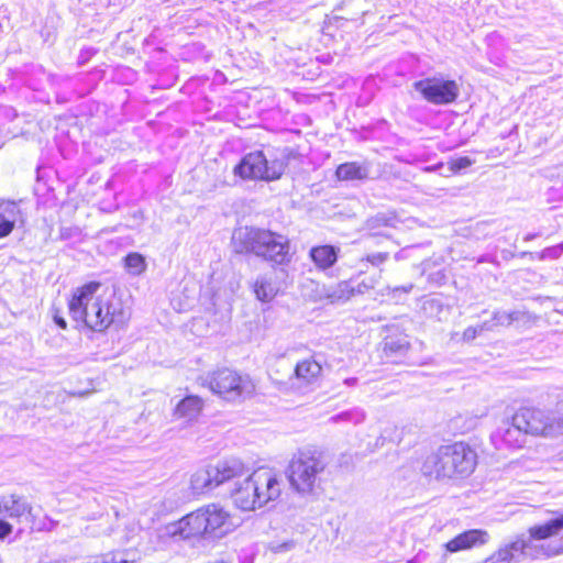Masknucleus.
Instances as JSON below:
<instances>
[{
    "instance_id": "f257e3e1",
    "label": "nucleus",
    "mask_w": 563,
    "mask_h": 563,
    "mask_svg": "<svg viewBox=\"0 0 563 563\" xmlns=\"http://www.w3.org/2000/svg\"><path fill=\"white\" fill-rule=\"evenodd\" d=\"M99 283H89L75 290L69 300V313L93 331H104L111 324H124L126 316L112 296L98 295Z\"/></svg>"
},
{
    "instance_id": "f03ea898",
    "label": "nucleus",
    "mask_w": 563,
    "mask_h": 563,
    "mask_svg": "<svg viewBox=\"0 0 563 563\" xmlns=\"http://www.w3.org/2000/svg\"><path fill=\"white\" fill-rule=\"evenodd\" d=\"M239 525L224 507L219 504H209L165 526L164 536L181 539L192 537L222 539L233 532Z\"/></svg>"
},
{
    "instance_id": "7ed1b4c3",
    "label": "nucleus",
    "mask_w": 563,
    "mask_h": 563,
    "mask_svg": "<svg viewBox=\"0 0 563 563\" xmlns=\"http://www.w3.org/2000/svg\"><path fill=\"white\" fill-rule=\"evenodd\" d=\"M232 241L238 253H252L278 265L290 262L288 238L271 230L240 228L234 231Z\"/></svg>"
},
{
    "instance_id": "20e7f679",
    "label": "nucleus",
    "mask_w": 563,
    "mask_h": 563,
    "mask_svg": "<svg viewBox=\"0 0 563 563\" xmlns=\"http://www.w3.org/2000/svg\"><path fill=\"white\" fill-rule=\"evenodd\" d=\"M476 466V454L465 443L442 445L428 455L421 466L424 476L444 479L468 476Z\"/></svg>"
},
{
    "instance_id": "39448f33",
    "label": "nucleus",
    "mask_w": 563,
    "mask_h": 563,
    "mask_svg": "<svg viewBox=\"0 0 563 563\" xmlns=\"http://www.w3.org/2000/svg\"><path fill=\"white\" fill-rule=\"evenodd\" d=\"M325 462L316 450L303 449L295 453L287 467V477L291 488L302 496L314 494L320 486V475Z\"/></svg>"
},
{
    "instance_id": "423d86ee",
    "label": "nucleus",
    "mask_w": 563,
    "mask_h": 563,
    "mask_svg": "<svg viewBox=\"0 0 563 563\" xmlns=\"http://www.w3.org/2000/svg\"><path fill=\"white\" fill-rule=\"evenodd\" d=\"M287 163L284 158L268 159L263 152L255 151L242 157L234 167V175L244 180H278L285 173Z\"/></svg>"
},
{
    "instance_id": "0eeeda50",
    "label": "nucleus",
    "mask_w": 563,
    "mask_h": 563,
    "mask_svg": "<svg viewBox=\"0 0 563 563\" xmlns=\"http://www.w3.org/2000/svg\"><path fill=\"white\" fill-rule=\"evenodd\" d=\"M210 390L228 401H239L250 397L255 384L247 375H241L230 368H220L207 376Z\"/></svg>"
},
{
    "instance_id": "6e6552de",
    "label": "nucleus",
    "mask_w": 563,
    "mask_h": 563,
    "mask_svg": "<svg viewBox=\"0 0 563 563\" xmlns=\"http://www.w3.org/2000/svg\"><path fill=\"white\" fill-rule=\"evenodd\" d=\"M515 422L533 437L556 438L563 434V415L526 407L515 413Z\"/></svg>"
},
{
    "instance_id": "1a4fd4ad",
    "label": "nucleus",
    "mask_w": 563,
    "mask_h": 563,
    "mask_svg": "<svg viewBox=\"0 0 563 563\" xmlns=\"http://www.w3.org/2000/svg\"><path fill=\"white\" fill-rule=\"evenodd\" d=\"M562 530L563 514L544 523L530 527L528 529V537H525V541L532 543L533 547L542 548L543 551L538 554V559L560 555L563 553V542L561 540H547L558 536Z\"/></svg>"
},
{
    "instance_id": "9d476101",
    "label": "nucleus",
    "mask_w": 563,
    "mask_h": 563,
    "mask_svg": "<svg viewBox=\"0 0 563 563\" xmlns=\"http://www.w3.org/2000/svg\"><path fill=\"white\" fill-rule=\"evenodd\" d=\"M415 89L419 91L426 100L435 104L451 103L459 95V87L455 81L437 78L417 81L415 82Z\"/></svg>"
},
{
    "instance_id": "9b49d317",
    "label": "nucleus",
    "mask_w": 563,
    "mask_h": 563,
    "mask_svg": "<svg viewBox=\"0 0 563 563\" xmlns=\"http://www.w3.org/2000/svg\"><path fill=\"white\" fill-rule=\"evenodd\" d=\"M252 476L260 508L279 498L283 483L279 475L274 470L261 467L252 472Z\"/></svg>"
},
{
    "instance_id": "f8f14e48",
    "label": "nucleus",
    "mask_w": 563,
    "mask_h": 563,
    "mask_svg": "<svg viewBox=\"0 0 563 563\" xmlns=\"http://www.w3.org/2000/svg\"><path fill=\"white\" fill-rule=\"evenodd\" d=\"M490 540L488 531L484 529L465 530L443 544L445 552L441 556V563H445L448 554L470 551L474 548L486 545Z\"/></svg>"
},
{
    "instance_id": "ddd939ff",
    "label": "nucleus",
    "mask_w": 563,
    "mask_h": 563,
    "mask_svg": "<svg viewBox=\"0 0 563 563\" xmlns=\"http://www.w3.org/2000/svg\"><path fill=\"white\" fill-rule=\"evenodd\" d=\"M543 551L542 548L533 547L532 543L525 541V537H518L511 542L500 544L492 554L498 563L519 562L520 558L538 560V554Z\"/></svg>"
},
{
    "instance_id": "4468645a",
    "label": "nucleus",
    "mask_w": 563,
    "mask_h": 563,
    "mask_svg": "<svg viewBox=\"0 0 563 563\" xmlns=\"http://www.w3.org/2000/svg\"><path fill=\"white\" fill-rule=\"evenodd\" d=\"M543 551L542 548L533 547L532 543L525 541V537H518L511 542L500 544L492 554L498 563L519 562L520 558L538 560V554Z\"/></svg>"
},
{
    "instance_id": "2eb2a0df",
    "label": "nucleus",
    "mask_w": 563,
    "mask_h": 563,
    "mask_svg": "<svg viewBox=\"0 0 563 563\" xmlns=\"http://www.w3.org/2000/svg\"><path fill=\"white\" fill-rule=\"evenodd\" d=\"M254 487L252 473L249 472L240 482L235 483V487L231 490V498L236 508L243 511H253L260 508Z\"/></svg>"
},
{
    "instance_id": "dca6fc26",
    "label": "nucleus",
    "mask_w": 563,
    "mask_h": 563,
    "mask_svg": "<svg viewBox=\"0 0 563 563\" xmlns=\"http://www.w3.org/2000/svg\"><path fill=\"white\" fill-rule=\"evenodd\" d=\"M213 476L217 481V486L223 485L228 482H240L249 472L246 465L239 459H227L211 464Z\"/></svg>"
},
{
    "instance_id": "f3484780",
    "label": "nucleus",
    "mask_w": 563,
    "mask_h": 563,
    "mask_svg": "<svg viewBox=\"0 0 563 563\" xmlns=\"http://www.w3.org/2000/svg\"><path fill=\"white\" fill-rule=\"evenodd\" d=\"M32 506L24 497L12 494L0 497V514L15 520L31 515Z\"/></svg>"
},
{
    "instance_id": "a211bd4d",
    "label": "nucleus",
    "mask_w": 563,
    "mask_h": 563,
    "mask_svg": "<svg viewBox=\"0 0 563 563\" xmlns=\"http://www.w3.org/2000/svg\"><path fill=\"white\" fill-rule=\"evenodd\" d=\"M203 408L202 398L190 395L181 399L175 407L173 417L176 420H183L186 423L196 421Z\"/></svg>"
},
{
    "instance_id": "6ab92c4d",
    "label": "nucleus",
    "mask_w": 563,
    "mask_h": 563,
    "mask_svg": "<svg viewBox=\"0 0 563 563\" xmlns=\"http://www.w3.org/2000/svg\"><path fill=\"white\" fill-rule=\"evenodd\" d=\"M357 294H364L361 286L358 289H355V285L351 280H344L334 286H323L320 299H327L331 303H339L347 301Z\"/></svg>"
},
{
    "instance_id": "aec40b11",
    "label": "nucleus",
    "mask_w": 563,
    "mask_h": 563,
    "mask_svg": "<svg viewBox=\"0 0 563 563\" xmlns=\"http://www.w3.org/2000/svg\"><path fill=\"white\" fill-rule=\"evenodd\" d=\"M322 366L313 357H307L297 363L295 378L299 385H312L318 382Z\"/></svg>"
},
{
    "instance_id": "412c9836",
    "label": "nucleus",
    "mask_w": 563,
    "mask_h": 563,
    "mask_svg": "<svg viewBox=\"0 0 563 563\" xmlns=\"http://www.w3.org/2000/svg\"><path fill=\"white\" fill-rule=\"evenodd\" d=\"M217 487L211 464L198 468L190 477V489L194 495L206 494Z\"/></svg>"
},
{
    "instance_id": "4be33fe9",
    "label": "nucleus",
    "mask_w": 563,
    "mask_h": 563,
    "mask_svg": "<svg viewBox=\"0 0 563 563\" xmlns=\"http://www.w3.org/2000/svg\"><path fill=\"white\" fill-rule=\"evenodd\" d=\"M22 221V212L18 203L10 201L3 205L0 211V239L8 236L15 223Z\"/></svg>"
},
{
    "instance_id": "5701e85b",
    "label": "nucleus",
    "mask_w": 563,
    "mask_h": 563,
    "mask_svg": "<svg viewBox=\"0 0 563 563\" xmlns=\"http://www.w3.org/2000/svg\"><path fill=\"white\" fill-rule=\"evenodd\" d=\"M339 249L332 245H319L310 250L309 256L317 268L325 271L338 261Z\"/></svg>"
},
{
    "instance_id": "b1692460",
    "label": "nucleus",
    "mask_w": 563,
    "mask_h": 563,
    "mask_svg": "<svg viewBox=\"0 0 563 563\" xmlns=\"http://www.w3.org/2000/svg\"><path fill=\"white\" fill-rule=\"evenodd\" d=\"M335 175L340 180H363L369 176L367 163H344L338 166Z\"/></svg>"
},
{
    "instance_id": "393cba45",
    "label": "nucleus",
    "mask_w": 563,
    "mask_h": 563,
    "mask_svg": "<svg viewBox=\"0 0 563 563\" xmlns=\"http://www.w3.org/2000/svg\"><path fill=\"white\" fill-rule=\"evenodd\" d=\"M499 434L503 441L512 448H521L526 442L527 433L523 431V428H518L515 422V415L511 418V421L504 422L503 427L499 428Z\"/></svg>"
},
{
    "instance_id": "a878e982",
    "label": "nucleus",
    "mask_w": 563,
    "mask_h": 563,
    "mask_svg": "<svg viewBox=\"0 0 563 563\" xmlns=\"http://www.w3.org/2000/svg\"><path fill=\"white\" fill-rule=\"evenodd\" d=\"M253 290L256 299L262 302H269L276 297L278 287L272 276L261 275L255 279Z\"/></svg>"
},
{
    "instance_id": "bb28decb",
    "label": "nucleus",
    "mask_w": 563,
    "mask_h": 563,
    "mask_svg": "<svg viewBox=\"0 0 563 563\" xmlns=\"http://www.w3.org/2000/svg\"><path fill=\"white\" fill-rule=\"evenodd\" d=\"M409 347L407 335L387 336L384 343V354L387 358L396 362L398 357L407 354Z\"/></svg>"
},
{
    "instance_id": "cd10ccee",
    "label": "nucleus",
    "mask_w": 563,
    "mask_h": 563,
    "mask_svg": "<svg viewBox=\"0 0 563 563\" xmlns=\"http://www.w3.org/2000/svg\"><path fill=\"white\" fill-rule=\"evenodd\" d=\"M124 268L130 275L140 276L147 268L145 257L137 252L129 253L124 257Z\"/></svg>"
},
{
    "instance_id": "c85d7f7f",
    "label": "nucleus",
    "mask_w": 563,
    "mask_h": 563,
    "mask_svg": "<svg viewBox=\"0 0 563 563\" xmlns=\"http://www.w3.org/2000/svg\"><path fill=\"white\" fill-rule=\"evenodd\" d=\"M520 313L518 311H496L494 320L498 325H510L514 321L519 320Z\"/></svg>"
},
{
    "instance_id": "c756f323",
    "label": "nucleus",
    "mask_w": 563,
    "mask_h": 563,
    "mask_svg": "<svg viewBox=\"0 0 563 563\" xmlns=\"http://www.w3.org/2000/svg\"><path fill=\"white\" fill-rule=\"evenodd\" d=\"M492 327L488 325L486 322L481 324L478 328L476 327H468L463 332V340L464 341H472L476 338V335L484 331V330H490Z\"/></svg>"
},
{
    "instance_id": "7c9ffc66",
    "label": "nucleus",
    "mask_w": 563,
    "mask_h": 563,
    "mask_svg": "<svg viewBox=\"0 0 563 563\" xmlns=\"http://www.w3.org/2000/svg\"><path fill=\"white\" fill-rule=\"evenodd\" d=\"M449 164H450V169L452 172H460L462 169L470 167L473 164V162L471 158L465 156V157H459V158L452 159Z\"/></svg>"
},
{
    "instance_id": "2f4dec72",
    "label": "nucleus",
    "mask_w": 563,
    "mask_h": 563,
    "mask_svg": "<svg viewBox=\"0 0 563 563\" xmlns=\"http://www.w3.org/2000/svg\"><path fill=\"white\" fill-rule=\"evenodd\" d=\"M388 258V253H375L366 256V261L372 265L378 266Z\"/></svg>"
},
{
    "instance_id": "473e14b6",
    "label": "nucleus",
    "mask_w": 563,
    "mask_h": 563,
    "mask_svg": "<svg viewBox=\"0 0 563 563\" xmlns=\"http://www.w3.org/2000/svg\"><path fill=\"white\" fill-rule=\"evenodd\" d=\"M294 548H295V542L292 540H290V541H286L284 543H280V544H277V545L273 547V551L276 552V553H280V552L290 551Z\"/></svg>"
},
{
    "instance_id": "72a5a7b5",
    "label": "nucleus",
    "mask_w": 563,
    "mask_h": 563,
    "mask_svg": "<svg viewBox=\"0 0 563 563\" xmlns=\"http://www.w3.org/2000/svg\"><path fill=\"white\" fill-rule=\"evenodd\" d=\"M12 530L13 528L10 523L0 519V539H4Z\"/></svg>"
},
{
    "instance_id": "f704fd0d",
    "label": "nucleus",
    "mask_w": 563,
    "mask_h": 563,
    "mask_svg": "<svg viewBox=\"0 0 563 563\" xmlns=\"http://www.w3.org/2000/svg\"><path fill=\"white\" fill-rule=\"evenodd\" d=\"M375 285L374 280H371L369 283H365V282H362L360 284H357L355 286V289H358V287L361 286V288L365 291H367L368 289L373 288Z\"/></svg>"
},
{
    "instance_id": "c9c22d12",
    "label": "nucleus",
    "mask_w": 563,
    "mask_h": 563,
    "mask_svg": "<svg viewBox=\"0 0 563 563\" xmlns=\"http://www.w3.org/2000/svg\"><path fill=\"white\" fill-rule=\"evenodd\" d=\"M55 322L62 328L66 329V321L63 318L55 317Z\"/></svg>"
},
{
    "instance_id": "e433bc0d",
    "label": "nucleus",
    "mask_w": 563,
    "mask_h": 563,
    "mask_svg": "<svg viewBox=\"0 0 563 563\" xmlns=\"http://www.w3.org/2000/svg\"><path fill=\"white\" fill-rule=\"evenodd\" d=\"M355 382H356V378H347V379H345V384H347V385H353V384H355Z\"/></svg>"
}]
</instances>
